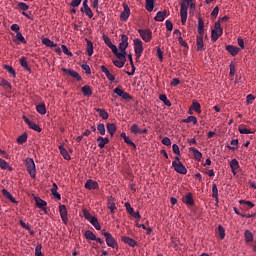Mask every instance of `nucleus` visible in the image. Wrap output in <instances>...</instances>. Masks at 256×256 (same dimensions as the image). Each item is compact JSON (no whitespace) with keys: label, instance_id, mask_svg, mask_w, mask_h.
Listing matches in <instances>:
<instances>
[{"label":"nucleus","instance_id":"nucleus-1","mask_svg":"<svg viewBox=\"0 0 256 256\" xmlns=\"http://www.w3.org/2000/svg\"><path fill=\"white\" fill-rule=\"evenodd\" d=\"M128 46H129V36H127L126 33H122L119 46H116L117 54H115V56L117 57V59L113 61L114 66H117L118 69H123V66H125V63L127 61Z\"/></svg>","mask_w":256,"mask_h":256},{"label":"nucleus","instance_id":"nucleus-2","mask_svg":"<svg viewBox=\"0 0 256 256\" xmlns=\"http://www.w3.org/2000/svg\"><path fill=\"white\" fill-rule=\"evenodd\" d=\"M189 5L191 8V11H195L196 3H194L193 0H182L180 5V16H181V21L183 26H185L188 18Z\"/></svg>","mask_w":256,"mask_h":256},{"label":"nucleus","instance_id":"nucleus-3","mask_svg":"<svg viewBox=\"0 0 256 256\" xmlns=\"http://www.w3.org/2000/svg\"><path fill=\"white\" fill-rule=\"evenodd\" d=\"M133 46H134L135 56H137V58H141V56H143V52L145 50L144 44H143V41L141 40V38H134Z\"/></svg>","mask_w":256,"mask_h":256},{"label":"nucleus","instance_id":"nucleus-4","mask_svg":"<svg viewBox=\"0 0 256 256\" xmlns=\"http://www.w3.org/2000/svg\"><path fill=\"white\" fill-rule=\"evenodd\" d=\"M220 36H223V28L221 26V23L220 21H217L215 23V26L214 28H212V31H211V39L212 41H218V38Z\"/></svg>","mask_w":256,"mask_h":256},{"label":"nucleus","instance_id":"nucleus-5","mask_svg":"<svg viewBox=\"0 0 256 256\" xmlns=\"http://www.w3.org/2000/svg\"><path fill=\"white\" fill-rule=\"evenodd\" d=\"M139 36L145 41L146 43H149V41H152L153 38V32L150 30V28H138Z\"/></svg>","mask_w":256,"mask_h":256},{"label":"nucleus","instance_id":"nucleus-6","mask_svg":"<svg viewBox=\"0 0 256 256\" xmlns=\"http://www.w3.org/2000/svg\"><path fill=\"white\" fill-rule=\"evenodd\" d=\"M25 163H26L27 170L30 174V177L35 179V177H36V164H35L33 158L32 157H27L26 160H25Z\"/></svg>","mask_w":256,"mask_h":256},{"label":"nucleus","instance_id":"nucleus-7","mask_svg":"<svg viewBox=\"0 0 256 256\" xmlns=\"http://www.w3.org/2000/svg\"><path fill=\"white\" fill-rule=\"evenodd\" d=\"M103 235L105 237L107 246L112 247L113 249L118 248V243L111 233H108V231H103Z\"/></svg>","mask_w":256,"mask_h":256},{"label":"nucleus","instance_id":"nucleus-8","mask_svg":"<svg viewBox=\"0 0 256 256\" xmlns=\"http://www.w3.org/2000/svg\"><path fill=\"white\" fill-rule=\"evenodd\" d=\"M82 215L83 217H85V220L91 222V225H99L98 217H96L95 215H91V212H89L86 207H84V209L82 210Z\"/></svg>","mask_w":256,"mask_h":256},{"label":"nucleus","instance_id":"nucleus-9","mask_svg":"<svg viewBox=\"0 0 256 256\" xmlns=\"http://www.w3.org/2000/svg\"><path fill=\"white\" fill-rule=\"evenodd\" d=\"M180 157L181 156L178 158V162H172V167H174L175 172H178L179 174H187V167L181 162Z\"/></svg>","mask_w":256,"mask_h":256},{"label":"nucleus","instance_id":"nucleus-10","mask_svg":"<svg viewBox=\"0 0 256 256\" xmlns=\"http://www.w3.org/2000/svg\"><path fill=\"white\" fill-rule=\"evenodd\" d=\"M114 94H117V96H122V99H125L126 101L132 99L131 94H128V91H123V89H120V86H116V89H114Z\"/></svg>","mask_w":256,"mask_h":256},{"label":"nucleus","instance_id":"nucleus-11","mask_svg":"<svg viewBox=\"0 0 256 256\" xmlns=\"http://www.w3.org/2000/svg\"><path fill=\"white\" fill-rule=\"evenodd\" d=\"M123 11L120 13L121 21H127L131 13V8H129L128 3H123Z\"/></svg>","mask_w":256,"mask_h":256},{"label":"nucleus","instance_id":"nucleus-12","mask_svg":"<svg viewBox=\"0 0 256 256\" xmlns=\"http://www.w3.org/2000/svg\"><path fill=\"white\" fill-rule=\"evenodd\" d=\"M125 207H126L127 212H129V214L132 215V217H135V218L141 217L139 211L135 212L134 207H132V205H131V202H125Z\"/></svg>","mask_w":256,"mask_h":256},{"label":"nucleus","instance_id":"nucleus-13","mask_svg":"<svg viewBox=\"0 0 256 256\" xmlns=\"http://www.w3.org/2000/svg\"><path fill=\"white\" fill-rule=\"evenodd\" d=\"M65 73H68L69 76H72L73 79H76L77 81H81L82 76H80L78 71H75L74 69H62Z\"/></svg>","mask_w":256,"mask_h":256},{"label":"nucleus","instance_id":"nucleus-14","mask_svg":"<svg viewBox=\"0 0 256 256\" xmlns=\"http://www.w3.org/2000/svg\"><path fill=\"white\" fill-rule=\"evenodd\" d=\"M196 45L197 51H205L204 38L201 33H199V36L196 37Z\"/></svg>","mask_w":256,"mask_h":256},{"label":"nucleus","instance_id":"nucleus-15","mask_svg":"<svg viewBox=\"0 0 256 256\" xmlns=\"http://www.w3.org/2000/svg\"><path fill=\"white\" fill-rule=\"evenodd\" d=\"M108 208L110 210V212H115V210H117V205L115 202V197H113V195H110L108 197V202H107Z\"/></svg>","mask_w":256,"mask_h":256},{"label":"nucleus","instance_id":"nucleus-16","mask_svg":"<svg viewBox=\"0 0 256 256\" xmlns=\"http://www.w3.org/2000/svg\"><path fill=\"white\" fill-rule=\"evenodd\" d=\"M104 43H106V46L111 48L112 53H118L117 46L115 44H112L111 38L109 36H103Z\"/></svg>","mask_w":256,"mask_h":256},{"label":"nucleus","instance_id":"nucleus-17","mask_svg":"<svg viewBox=\"0 0 256 256\" xmlns=\"http://www.w3.org/2000/svg\"><path fill=\"white\" fill-rule=\"evenodd\" d=\"M24 121L28 126H30V129H34L35 131H42L41 127L39 124H36V122H31V119L28 117H23Z\"/></svg>","mask_w":256,"mask_h":256},{"label":"nucleus","instance_id":"nucleus-18","mask_svg":"<svg viewBox=\"0 0 256 256\" xmlns=\"http://www.w3.org/2000/svg\"><path fill=\"white\" fill-rule=\"evenodd\" d=\"M239 203L244 210H251V207H255V202H252L251 200H239Z\"/></svg>","mask_w":256,"mask_h":256},{"label":"nucleus","instance_id":"nucleus-19","mask_svg":"<svg viewBox=\"0 0 256 256\" xmlns=\"http://www.w3.org/2000/svg\"><path fill=\"white\" fill-rule=\"evenodd\" d=\"M110 139L109 137H97V143H98V147H100V149H103L104 147H106V144H109Z\"/></svg>","mask_w":256,"mask_h":256},{"label":"nucleus","instance_id":"nucleus-20","mask_svg":"<svg viewBox=\"0 0 256 256\" xmlns=\"http://www.w3.org/2000/svg\"><path fill=\"white\" fill-rule=\"evenodd\" d=\"M100 70L103 73H105V75L107 76V79L109 81H115L116 78H115L114 74H111V71H109V69H107V66H104V65L100 66Z\"/></svg>","mask_w":256,"mask_h":256},{"label":"nucleus","instance_id":"nucleus-21","mask_svg":"<svg viewBox=\"0 0 256 256\" xmlns=\"http://www.w3.org/2000/svg\"><path fill=\"white\" fill-rule=\"evenodd\" d=\"M60 215L64 223L68 222V211L66 205H60Z\"/></svg>","mask_w":256,"mask_h":256},{"label":"nucleus","instance_id":"nucleus-22","mask_svg":"<svg viewBox=\"0 0 256 256\" xmlns=\"http://www.w3.org/2000/svg\"><path fill=\"white\" fill-rule=\"evenodd\" d=\"M198 33L201 34L202 38H204L205 33V22L201 16L198 17Z\"/></svg>","mask_w":256,"mask_h":256},{"label":"nucleus","instance_id":"nucleus-23","mask_svg":"<svg viewBox=\"0 0 256 256\" xmlns=\"http://www.w3.org/2000/svg\"><path fill=\"white\" fill-rule=\"evenodd\" d=\"M106 129H107L108 133L110 134V137H114V134L117 131V124L108 123V124H106Z\"/></svg>","mask_w":256,"mask_h":256},{"label":"nucleus","instance_id":"nucleus-24","mask_svg":"<svg viewBox=\"0 0 256 256\" xmlns=\"http://www.w3.org/2000/svg\"><path fill=\"white\" fill-rule=\"evenodd\" d=\"M183 202H185V205H195V200L192 192H188V194L183 197Z\"/></svg>","mask_w":256,"mask_h":256},{"label":"nucleus","instance_id":"nucleus-25","mask_svg":"<svg viewBox=\"0 0 256 256\" xmlns=\"http://www.w3.org/2000/svg\"><path fill=\"white\" fill-rule=\"evenodd\" d=\"M86 42H87V48H86L87 56H93V53H94L93 41H90L89 38H86Z\"/></svg>","mask_w":256,"mask_h":256},{"label":"nucleus","instance_id":"nucleus-26","mask_svg":"<svg viewBox=\"0 0 256 256\" xmlns=\"http://www.w3.org/2000/svg\"><path fill=\"white\" fill-rule=\"evenodd\" d=\"M122 241L123 243L128 244L130 247H135L138 244L135 239L129 238V236H122Z\"/></svg>","mask_w":256,"mask_h":256},{"label":"nucleus","instance_id":"nucleus-27","mask_svg":"<svg viewBox=\"0 0 256 256\" xmlns=\"http://www.w3.org/2000/svg\"><path fill=\"white\" fill-rule=\"evenodd\" d=\"M239 167H240V164H239V161L236 160V158H234V160H231L230 168L233 174H237Z\"/></svg>","mask_w":256,"mask_h":256},{"label":"nucleus","instance_id":"nucleus-28","mask_svg":"<svg viewBox=\"0 0 256 256\" xmlns=\"http://www.w3.org/2000/svg\"><path fill=\"white\" fill-rule=\"evenodd\" d=\"M168 11L164 10V11H158L156 13V16L154 17V21H165L166 15H167Z\"/></svg>","mask_w":256,"mask_h":256},{"label":"nucleus","instance_id":"nucleus-29","mask_svg":"<svg viewBox=\"0 0 256 256\" xmlns=\"http://www.w3.org/2000/svg\"><path fill=\"white\" fill-rule=\"evenodd\" d=\"M85 187L87 189H98L99 188V182H96L94 180H87V182H85Z\"/></svg>","mask_w":256,"mask_h":256},{"label":"nucleus","instance_id":"nucleus-30","mask_svg":"<svg viewBox=\"0 0 256 256\" xmlns=\"http://www.w3.org/2000/svg\"><path fill=\"white\" fill-rule=\"evenodd\" d=\"M226 51L231 53V56H237V53H239L240 49L238 46L228 45L226 46Z\"/></svg>","mask_w":256,"mask_h":256},{"label":"nucleus","instance_id":"nucleus-31","mask_svg":"<svg viewBox=\"0 0 256 256\" xmlns=\"http://www.w3.org/2000/svg\"><path fill=\"white\" fill-rule=\"evenodd\" d=\"M35 202L37 207H40L41 210H45V207H47L46 200H42V197H35Z\"/></svg>","mask_w":256,"mask_h":256},{"label":"nucleus","instance_id":"nucleus-32","mask_svg":"<svg viewBox=\"0 0 256 256\" xmlns=\"http://www.w3.org/2000/svg\"><path fill=\"white\" fill-rule=\"evenodd\" d=\"M189 117H187L186 119H183L182 121H184V123L186 124H190L191 121L193 124H197L198 123V119L197 117H194V115L191 113V110H189Z\"/></svg>","mask_w":256,"mask_h":256},{"label":"nucleus","instance_id":"nucleus-33","mask_svg":"<svg viewBox=\"0 0 256 256\" xmlns=\"http://www.w3.org/2000/svg\"><path fill=\"white\" fill-rule=\"evenodd\" d=\"M82 94H84V96H92L93 89L91 88V86H89V84H85V86H82Z\"/></svg>","mask_w":256,"mask_h":256},{"label":"nucleus","instance_id":"nucleus-34","mask_svg":"<svg viewBox=\"0 0 256 256\" xmlns=\"http://www.w3.org/2000/svg\"><path fill=\"white\" fill-rule=\"evenodd\" d=\"M20 64L23 67V69H26V71H29L31 73V66H29V63L25 56H21Z\"/></svg>","mask_w":256,"mask_h":256},{"label":"nucleus","instance_id":"nucleus-35","mask_svg":"<svg viewBox=\"0 0 256 256\" xmlns=\"http://www.w3.org/2000/svg\"><path fill=\"white\" fill-rule=\"evenodd\" d=\"M146 11L152 12L155 8V0H145Z\"/></svg>","mask_w":256,"mask_h":256},{"label":"nucleus","instance_id":"nucleus-36","mask_svg":"<svg viewBox=\"0 0 256 256\" xmlns=\"http://www.w3.org/2000/svg\"><path fill=\"white\" fill-rule=\"evenodd\" d=\"M128 59H129V61H130L132 70H131V71H127V73H128V76H133L134 73H135V71H136V66H135V64H134L132 54H128Z\"/></svg>","mask_w":256,"mask_h":256},{"label":"nucleus","instance_id":"nucleus-37","mask_svg":"<svg viewBox=\"0 0 256 256\" xmlns=\"http://www.w3.org/2000/svg\"><path fill=\"white\" fill-rule=\"evenodd\" d=\"M59 149H60V154H62V157H64V159H71L68 149H66L63 146V144H60Z\"/></svg>","mask_w":256,"mask_h":256},{"label":"nucleus","instance_id":"nucleus-38","mask_svg":"<svg viewBox=\"0 0 256 256\" xmlns=\"http://www.w3.org/2000/svg\"><path fill=\"white\" fill-rule=\"evenodd\" d=\"M244 237H245L246 243H252L254 240V235L250 230H246L244 232Z\"/></svg>","mask_w":256,"mask_h":256},{"label":"nucleus","instance_id":"nucleus-39","mask_svg":"<svg viewBox=\"0 0 256 256\" xmlns=\"http://www.w3.org/2000/svg\"><path fill=\"white\" fill-rule=\"evenodd\" d=\"M42 43L50 48H57V44H55V41H51V38H42Z\"/></svg>","mask_w":256,"mask_h":256},{"label":"nucleus","instance_id":"nucleus-40","mask_svg":"<svg viewBox=\"0 0 256 256\" xmlns=\"http://www.w3.org/2000/svg\"><path fill=\"white\" fill-rule=\"evenodd\" d=\"M86 240H91V241H95L97 240V236L95 235V233H93V231L87 230L84 233Z\"/></svg>","mask_w":256,"mask_h":256},{"label":"nucleus","instance_id":"nucleus-41","mask_svg":"<svg viewBox=\"0 0 256 256\" xmlns=\"http://www.w3.org/2000/svg\"><path fill=\"white\" fill-rule=\"evenodd\" d=\"M2 195H4V197H7V199H10L11 202H17V200L15 199V197L11 194V192H9V190H2Z\"/></svg>","mask_w":256,"mask_h":256},{"label":"nucleus","instance_id":"nucleus-42","mask_svg":"<svg viewBox=\"0 0 256 256\" xmlns=\"http://www.w3.org/2000/svg\"><path fill=\"white\" fill-rule=\"evenodd\" d=\"M18 8L21 9V11L23 12V15H28V13H26V11H28V9H29L28 3L19 2Z\"/></svg>","mask_w":256,"mask_h":256},{"label":"nucleus","instance_id":"nucleus-43","mask_svg":"<svg viewBox=\"0 0 256 256\" xmlns=\"http://www.w3.org/2000/svg\"><path fill=\"white\" fill-rule=\"evenodd\" d=\"M51 192L52 195H55V197H57V199H61V195L60 192H58V185L56 182L53 183Z\"/></svg>","mask_w":256,"mask_h":256},{"label":"nucleus","instance_id":"nucleus-44","mask_svg":"<svg viewBox=\"0 0 256 256\" xmlns=\"http://www.w3.org/2000/svg\"><path fill=\"white\" fill-rule=\"evenodd\" d=\"M36 109L38 114H47L46 104H37Z\"/></svg>","mask_w":256,"mask_h":256},{"label":"nucleus","instance_id":"nucleus-45","mask_svg":"<svg viewBox=\"0 0 256 256\" xmlns=\"http://www.w3.org/2000/svg\"><path fill=\"white\" fill-rule=\"evenodd\" d=\"M191 150L194 154L195 159H202L203 154L199 151V149H197V147H191Z\"/></svg>","mask_w":256,"mask_h":256},{"label":"nucleus","instance_id":"nucleus-46","mask_svg":"<svg viewBox=\"0 0 256 256\" xmlns=\"http://www.w3.org/2000/svg\"><path fill=\"white\" fill-rule=\"evenodd\" d=\"M159 99L163 101V104H165L166 106L172 105L170 99H168V96L166 94H160Z\"/></svg>","mask_w":256,"mask_h":256},{"label":"nucleus","instance_id":"nucleus-47","mask_svg":"<svg viewBox=\"0 0 256 256\" xmlns=\"http://www.w3.org/2000/svg\"><path fill=\"white\" fill-rule=\"evenodd\" d=\"M218 234L220 236V240H224V238H226V230L223 227V225H219V227H218Z\"/></svg>","mask_w":256,"mask_h":256},{"label":"nucleus","instance_id":"nucleus-48","mask_svg":"<svg viewBox=\"0 0 256 256\" xmlns=\"http://www.w3.org/2000/svg\"><path fill=\"white\" fill-rule=\"evenodd\" d=\"M97 130L99 131L100 137L106 134L105 124L99 123L97 124Z\"/></svg>","mask_w":256,"mask_h":256},{"label":"nucleus","instance_id":"nucleus-49","mask_svg":"<svg viewBox=\"0 0 256 256\" xmlns=\"http://www.w3.org/2000/svg\"><path fill=\"white\" fill-rule=\"evenodd\" d=\"M192 109H194V111H196L197 114H201L202 107H201V104L199 102H193L192 103Z\"/></svg>","mask_w":256,"mask_h":256},{"label":"nucleus","instance_id":"nucleus-50","mask_svg":"<svg viewBox=\"0 0 256 256\" xmlns=\"http://www.w3.org/2000/svg\"><path fill=\"white\" fill-rule=\"evenodd\" d=\"M96 111H98V114L102 119H109V114L106 112V109H96Z\"/></svg>","mask_w":256,"mask_h":256},{"label":"nucleus","instance_id":"nucleus-51","mask_svg":"<svg viewBox=\"0 0 256 256\" xmlns=\"http://www.w3.org/2000/svg\"><path fill=\"white\" fill-rule=\"evenodd\" d=\"M27 139H28L27 133L20 134V137H18L17 142L18 144H24L25 142H27Z\"/></svg>","mask_w":256,"mask_h":256},{"label":"nucleus","instance_id":"nucleus-52","mask_svg":"<svg viewBox=\"0 0 256 256\" xmlns=\"http://www.w3.org/2000/svg\"><path fill=\"white\" fill-rule=\"evenodd\" d=\"M218 195H219L218 187L216 185V182H213V185H212V197L218 198Z\"/></svg>","mask_w":256,"mask_h":256},{"label":"nucleus","instance_id":"nucleus-53","mask_svg":"<svg viewBox=\"0 0 256 256\" xmlns=\"http://www.w3.org/2000/svg\"><path fill=\"white\" fill-rule=\"evenodd\" d=\"M156 56L159 58V61H163V51L160 46H156Z\"/></svg>","mask_w":256,"mask_h":256},{"label":"nucleus","instance_id":"nucleus-54","mask_svg":"<svg viewBox=\"0 0 256 256\" xmlns=\"http://www.w3.org/2000/svg\"><path fill=\"white\" fill-rule=\"evenodd\" d=\"M0 86H6L7 89H12V84L7 79H0Z\"/></svg>","mask_w":256,"mask_h":256},{"label":"nucleus","instance_id":"nucleus-55","mask_svg":"<svg viewBox=\"0 0 256 256\" xmlns=\"http://www.w3.org/2000/svg\"><path fill=\"white\" fill-rule=\"evenodd\" d=\"M4 69H6V71H8V73H11L12 76L16 77V71L13 68V66H9L8 64H5Z\"/></svg>","mask_w":256,"mask_h":256},{"label":"nucleus","instance_id":"nucleus-56","mask_svg":"<svg viewBox=\"0 0 256 256\" xmlns=\"http://www.w3.org/2000/svg\"><path fill=\"white\" fill-rule=\"evenodd\" d=\"M131 131L133 134H140V127L139 124H132Z\"/></svg>","mask_w":256,"mask_h":256},{"label":"nucleus","instance_id":"nucleus-57","mask_svg":"<svg viewBox=\"0 0 256 256\" xmlns=\"http://www.w3.org/2000/svg\"><path fill=\"white\" fill-rule=\"evenodd\" d=\"M17 38L18 41H21L22 43H27L25 36H23V33L20 31V26H19V31L17 32Z\"/></svg>","mask_w":256,"mask_h":256},{"label":"nucleus","instance_id":"nucleus-58","mask_svg":"<svg viewBox=\"0 0 256 256\" xmlns=\"http://www.w3.org/2000/svg\"><path fill=\"white\" fill-rule=\"evenodd\" d=\"M86 15H88V18H93L94 13L92 11V8L89 6V3L87 1V8H86Z\"/></svg>","mask_w":256,"mask_h":256},{"label":"nucleus","instance_id":"nucleus-59","mask_svg":"<svg viewBox=\"0 0 256 256\" xmlns=\"http://www.w3.org/2000/svg\"><path fill=\"white\" fill-rule=\"evenodd\" d=\"M0 167L1 169H8L9 168V163L6 160H2L0 157Z\"/></svg>","mask_w":256,"mask_h":256},{"label":"nucleus","instance_id":"nucleus-60","mask_svg":"<svg viewBox=\"0 0 256 256\" xmlns=\"http://www.w3.org/2000/svg\"><path fill=\"white\" fill-rule=\"evenodd\" d=\"M35 255H36V256H43L41 244H38V246H36Z\"/></svg>","mask_w":256,"mask_h":256},{"label":"nucleus","instance_id":"nucleus-61","mask_svg":"<svg viewBox=\"0 0 256 256\" xmlns=\"http://www.w3.org/2000/svg\"><path fill=\"white\" fill-rule=\"evenodd\" d=\"M240 134H252L251 129H248L246 127H239Z\"/></svg>","mask_w":256,"mask_h":256},{"label":"nucleus","instance_id":"nucleus-62","mask_svg":"<svg viewBox=\"0 0 256 256\" xmlns=\"http://www.w3.org/2000/svg\"><path fill=\"white\" fill-rule=\"evenodd\" d=\"M62 51L66 53L67 56H73L72 51H69L68 46L62 44Z\"/></svg>","mask_w":256,"mask_h":256},{"label":"nucleus","instance_id":"nucleus-63","mask_svg":"<svg viewBox=\"0 0 256 256\" xmlns=\"http://www.w3.org/2000/svg\"><path fill=\"white\" fill-rule=\"evenodd\" d=\"M162 144H166V147H170V145L172 144L170 137H164L162 139Z\"/></svg>","mask_w":256,"mask_h":256},{"label":"nucleus","instance_id":"nucleus-64","mask_svg":"<svg viewBox=\"0 0 256 256\" xmlns=\"http://www.w3.org/2000/svg\"><path fill=\"white\" fill-rule=\"evenodd\" d=\"M166 28H167V31H173L172 21H169V20L166 21Z\"/></svg>","mask_w":256,"mask_h":256}]
</instances>
